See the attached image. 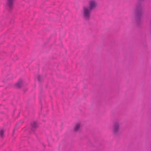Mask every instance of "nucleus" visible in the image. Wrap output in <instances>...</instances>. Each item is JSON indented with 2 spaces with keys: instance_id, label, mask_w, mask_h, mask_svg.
<instances>
[{
  "instance_id": "7",
  "label": "nucleus",
  "mask_w": 151,
  "mask_h": 151,
  "mask_svg": "<svg viewBox=\"0 0 151 151\" xmlns=\"http://www.w3.org/2000/svg\"><path fill=\"white\" fill-rule=\"evenodd\" d=\"M65 35V32H63V33L62 34H61V33L60 34V36H61L62 37H63Z\"/></svg>"
},
{
  "instance_id": "1",
  "label": "nucleus",
  "mask_w": 151,
  "mask_h": 151,
  "mask_svg": "<svg viewBox=\"0 0 151 151\" xmlns=\"http://www.w3.org/2000/svg\"><path fill=\"white\" fill-rule=\"evenodd\" d=\"M92 10L86 6H84L83 7L81 16L85 19H88L91 16V14Z\"/></svg>"
},
{
  "instance_id": "6",
  "label": "nucleus",
  "mask_w": 151,
  "mask_h": 151,
  "mask_svg": "<svg viewBox=\"0 0 151 151\" xmlns=\"http://www.w3.org/2000/svg\"><path fill=\"white\" fill-rule=\"evenodd\" d=\"M4 133V131L3 130H1L0 132V135L2 137L3 136Z\"/></svg>"
},
{
  "instance_id": "5",
  "label": "nucleus",
  "mask_w": 151,
  "mask_h": 151,
  "mask_svg": "<svg viewBox=\"0 0 151 151\" xmlns=\"http://www.w3.org/2000/svg\"><path fill=\"white\" fill-rule=\"evenodd\" d=\"M14 0H7V5L9 7L12 6L13 4Z\"/></svg>"
},
{
  "instance_id": "2",
  "label": "nucleus",
  "mask_w": 151,
  "mask_h": 151,
  "mask_svg": "<svg viewBox=\"0 0 151 151\" xmlns=\"http://www.w3.org/2000/svg\"><path fill=\"white\" fill-rule=\"evenodd\" d=\"M119 127L120 125L119 122H116L114 123L112 132L114 134L117 135L119 134Z\"/></svg>"
},
{
  "instance_id": "3",
  "label": "nucleus",
  "mask_w": 151,
  "mask_h": 151,
  "mask_svg": "<svg viewBox=\"0 0 151 151\" xmlns=\"http://www.w3.org/2000/svg\"><path fill=\"white\" fill-rule=\"evenodd\" d=\"M88 7L91 10L95 9L98 6V3L96 0H90L88 1Z\"/></svg>"
},
{
  "instance_id": "4",
  "label": "nucleus",
  "mask_w": 151,
  "mask_h": 151,
  "mask_svg": "<svg viewBox=\"0 0 151 151\" xmlns=\"http://www.w3.org/2000/svg\"><path fill=\"white\" fill-rule=\"evenodd\" d=\"M81 124L80 123H76L74 127V130L75 132L78 131L80 130L81 128Z\"/></svg>"
},
{
  "instance_id": "8",
  "label": "nucleus",
  "mask_w": 151,
  "mask_h": 151,
  "mask_svg": "<svg viewBox=\"0 0 151 151\" xmlns=\"http://www.w3.org/2000/svg\"><path fill=\"white\" fill-rule=\"evenodd\" d=\"M37 126V124L36 122H34L33 124H32V126L33 127H35Z\"/></svg>"
}]
</instances>
